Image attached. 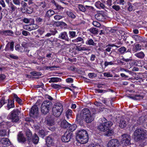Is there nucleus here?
<instances>
[{
    "label": "nucleus",
    "mask_w": 147,
    "mask_h": 147,
    "mask_svg": "<svg viewBox=\"0 0 147 147\" xmlns=\"http://www.w3.org/2000/svg\"><path fill=\"white\" fill-rule=\"evenodd\" d=\"M84 120V118L79 113L77 115L76 121L77 123L82 125L83 124Z\"/></svg>",
    "instance_id": "nucleus-12"
},
{
    "label": "nucleus",
    "mask_w": 147,
    "mask_h": 147,
    "mask_svg": "<svg viewBox=\"0 0 147 147\" xmlns=\"http://www.w3.org/2000/svg\"><path fill=\"white\" fill-rule=\"evenodd\" d=\"M13 98L19 104H21L22 102V100L18 97L17 95L15 94H13Z\"/></svg>",
    "instance_id": "nucleus-31"
},
{
    "label": "nucleus",
    "mask_w": 147,
    "mask_h": 147,
    "mask_svg": "<svg viewBox=\"0 0 147 147\" xmlns=\"http://www.w3.org/2000/svg\"><path fill=\"white\" fill-rule=\"evenodd\" d=\"M37 32L40 35H42L45 32L44 29L43 28H40L37 30Z\"/></svg>",
    "instance_id": "nucleus-40"
},
{
    "label": "nucleus",
    "mask_w": 147,
    "mask_h": 147,
    "mask_svg": "<svg viewBox=\"0 0 147 147\" xmlns=\"http://www.w3.org/2000/svg\"><path fill=\"white\" fill-rule=\"evenodd\" d=\"M146 132L144 129L138 128L134 131V140L136 142L141 141L145 138Z\"/></svg>",
    "instance_id": "nucleus-3"
},
{
    "label": "nucleus",
    "mask_w": 147,
    "mask_h": 147,
    "mask_svg": "<svg viewBox=\"0 0 147 147\" xmlns=\"http://www.w3.org/2000/svg\"><path fill=\"white\" fill-rule=\"evenodd\" d=\"M72 42L74 43L78 42H81L83 43H84V40L82 38L80 37H79L76 39L73 40H72Z\"/></svg>",
    "instance_id": "nucleus-30"
},
{
    "label": "nucleus",
    "mask_w": 147,
    "mask_h": 147,
    "mask_svg": "<svg viewBox=\"0 0 147 147\" xmlns=\"http://www.w3.org/2000/svg\"><path fill=\"white\" fill-rule=\"evenodd\" d=\"M90 31L93 34H97L98 29L96 28H91L89 29Z\"/></svg>",
    "instance_id": "nucleus-37"
},
{
    "label": "nucleus",
    "mask_w": 147,
    "mask_h": 147,
    "mask_svg": "<svg viewBox=\"0 0 147 147\" xmlns=\"http://www.w3.org/2000/svg\"><path fill=\"white\" fill-rule=\"evenodd\" d=\"M46 142L48 147H50L51 145H53L54 144L53 140L50 136L47 137L46 139Z\"/></svg>",
    "instance_id": "nucleus-15"
},
{
    "label": "nucleus",
    "mask_w": 147,
    "mask_h": 147,
    "mask_svg": "<svg viewBox=\"0 0 147 147\" xmlns=\"http://www.w3.org/2000/svg\"><path fill=\"white\" fill-rule=\"evenodd\" d=\"M20 113V112L18 109H14L11 112L10 117L13 122L17 123L19 121Z\"/></svg>",
    "instance_id": "nucleus-6"
},
{
    "label": "nucleus",
    "mask_w": 147,
    "mask_h": 147,
    "mask_svg": "<svg viewBox=\"0 0 147 147\" xmlns=\"http://www.w3.org/2000/svg\"><path fill=\"white\" fill-rule=\"evenodd\" d=\"M79 113L84 118V121L87 123H90L94 120V118L91 115L90 110L87 108L83 109Z\"/></svg>",
    "instance_id": "nucleus-2"
},
{
    "label": "nucleus",
    "mask_w": 147,
    "mask_h": 147,
    "mask_svg": "<svg viewBox=\"0 0 147 147\" xmlns=\"http://www.w3.org/2000/svg\"><path fill=\"white\" fill-rule=\"evenodd\" d=\"M87 42V43H86V44L89 45L95 46L96 45V43H95L93 41V40L91 39H89L88 41Z\"/></svg>",
    "instance_id": "nucleus-41"
},
{
    "label": "nucleus",
    "mask_w": 147,
    "mask_h": 147,
    "mask_svg": "<svg viewBox=\"0 0 147 147\" xmlns=\"http://www.w3.org/2000/svg\"><path fill=\"white\" fill-rule=\"evenodd\" d=\"M51 86L55 89H57L59 88L61 86L60 85L57 84H51Z\"/></svg>",
    "instance_id": "nucleus-55"
},
{
    "label": "nucleus",
    "mask_w": 147,
    "mask_h": 147,
    "mask_svg": "<svg viewBox=\"0 0 147 147\" xmlns=\"http://www.w3.org/2000/svg\"><path fill=\"white\" fill-rule=\"evenodd\" d=\"M0 142L3 144L7 145H9L11 144V142L10 140L7 138H1Z\"/></svg>",
    "instance_id": "nucleus-21"
},
{
    "label": "nucleus",
    "mask_w": 147,
    "mask_h": 147,
    "mask_svg": "<svg viewBox=\"0 0 147 147\" xmlns=\"http://www.w3.org/2000/svg\"><path fill=\"white\" fill-rule=\"evenodd\" d=\"M26 12L28 14H31L33 12V9L30 7H28L26 10Z\"/></svg>",
    "instance_id": "nucleus-61"
},
{
    "label": "nucleus",
    "mask_w": 147,
    "mask_h": 147,
    "mask_svg": "<svg viewBox=\"0 0 147 147\" xmlns=\"http://www.w3.org/2000/svg\"><path fill=\"white\" fill-rule=\"evenodd\" d=\"M22 34L25 36H27L28 35H30V33L28 31L25 30H23L22 31Z\"/></svg>",
    "instance_id": "nucleus-64"
},
{
    "label": "nucleus",
    "mask_w": 147,
    "mask_h": 147,
    "mask_svg": "<svg viewBox=\"0 0 147 147\" xmlns=\"http://www.w3.org/2000/svg\"><path fill=\"white\" fill-rule=\"evenodd\" d=\"M72 134L70 132H66L62 136L61 140L63 142H67L70 141Z\"/></svg>",
    "instance_id": "nucleus-10"
},
{
    "label": "nucleus",
    "mask_w": 147,
    "mask_h": 147,
    "mask_svg": "<svg viewBox=\"0 0 147 147\" xmlns=\"http://www.w3.org/2000/svg\"><path fill=\"white\" fill-rule=\"evenodd\" d=\"M25 132L27 140L29 142H30L31 140L32 136V134L31 131L28 129H27L26 130Z\"/></svg>",
    "instance_id": "nucleus-17"
},
{
    "label": "nucleus",
    "mask_w": 147,
    "mask_h": 147,
    "mask_svg": "<svg viewBox=\"0 0 147 147\" xmlns=\"http://www.w3.org/2000/svg\"><path fill=\"white\" fill-rule=\"evenodd\" d=\"M7 134L6 131L5 130H0V136H5Z\"/></svg>",
    "instance_id": "nucleus-48"
},
{
    "label": "nucleus",
    "mask_w": 147,
    "mask_h": 147,
    "mask_svg": "<svg viewBox=\"0 0 147 147\" xmlns=\"http://www.w3.org/2000/svg\"><path fill=\"white\" fill-rule=\"evenodd\" d=\"M133 38H134L136 41H140L142 40V38L138 35H134L133 36Z\"/></svg>",
    "instance_id": "nucleus-42"
},
{
    "label": "nucleus",
    "mask_w": 147,
    "mask_h": 147,
    "mask_svg": "<svg viewBox=\"0 0 147 147\" xmlns=\"http://www.w3.org/2000/svg\"><path fill=\"white\" fill-rule=\"evenodd\" d=\"M17 139L19 142L24 143L26 141V138L22 131L18 133L17 135Z\"/></svg>",
    "instance_id": "nucleus-11"
},
{
    "label": "nucleus",
    "mask_w": 147,
    "mask_h": 147,
    "mask_svg": "<svg viewBox=\"0 0 147 147\" xmlns=\"http://www.w3.org/2000/svg\"><path fill=\"white\" fill-rule=\"evenodd\" d=\"M13 46H14V42H12L10 43H8L6 46V47L5 49V51H6L9 49V47H10V50L12 51L13 50Z\"/></svg>",
    "instance_id": "nucleus-19"
},
{
    "label": "nucleus",
    "mask_w": 147,
    "mask_h": 147,
    "mask_svg": "<svg viewBox=\"0 0 147 147\" xmlns=\"http://www.w3.org/2000/svg\"><path fill=\"white\" fill-rule=\"evenodd\" d=\"M5 98L4 97H2L1 100H0V108H1L2 106L5 104V102L4 101Z\"/></svg>",
    "instance_id": "nucleus-59"
},
{
    "label": "nucleus",
    "mask_w": 147,
    "mask_h": 147,
    "mask_svg": "<svg viewBox=\"0 0 147 147\" xmlns=\"http://www.w3.org/2000/svg\"><path fill=\"white\" fill-rule=\"evenodd\" d=\"M107 146L108 147H119L120 144L118 140L113 139L109 141Z\"/></svg>",
    "instance_id": "nucleus-9"
},
{
    "label": "nucleus",
    "mask_w": 147,
    "mask_h": 147,
    "mask_svg": "<svg viewBox=\"0 0 147 147\" xmlns=\"http://www.w3.org/2000/svg\"><path fill=\"white\" fill-rule=\"evenodd\" d=\"M49 32L52 35H55L58 32L55 29L50 30Z\"/></svg>",
    "instance_id": "nucleus-51"
},
{
    "label": "nucleus",
    "mask_w": 147,
    "mask_h": 147,
    "mask_svg": "<svg viewBox=\"0 0 147 147\" xmlns=\"http://www.w3.org/2000/svg\"><path fill=\"white\" fill-rule=\"evenodd\" d=\"M121 137V144L123 146L129 145L130 144L131 138L129 135L124 134L122 135Z\"/></svg>",
    "instance_id": "nucleus-5"
},
{
    "label": "nucleus",
    "mask_w": 147,
    "mask_h": 147,
    "mask_svg": "<svg viewBox=\"0 0 147 147\" xmlns=\"http://www.w3.org/2000/svg\"><path fill=\"white\" fill-rule=\"evenodd\" d=\"M95 5L97 8L100 7L102 9H104L105 7L104 5L100 1L96 2L95 3Z\"/></svg>",
    "instance_id": "nucleus-29"
},
{
    "label": "nucleus",
    "mask_w": 147,
    "mask_h": 147,
    "mask_svg": "<svg viewBox=\"0 0 147 147\" xmlns=\"http://www.w3.org/2000/svg\"><path fill=\"white\" fill-rule=\"evenodd\" d=\"M69 34L71 38L76 37L77 35H76V32L74 31H69Z\"/></svg>",
    "instance_id": "nucleus-45"
},
{
    "label": "nucleus",
    "mask_w": 147,
    "mask_h": 147,
    "mask_svg": "<svg viewBox=\"0 0 147 147\" xmlns=\"http://www.w3.org/2000/svg\"><path fill=\"white\" fill-rule=\"evenodd\" d=\"M108 131H107L105 133V136H112L113 134V131L112 130L108 129Z\"/></svg>",
    "instance_id": "nucleus-38"
},
{
    "label": "nucleus",
    "mask_w": 147,
    "mask_h": 147,
    "mask_svg": "<svg viewBox=\"0 0 147 147\" xmlns=\"http://www.w3.org/2000/svg\"><path fill=\"white\" fill-rule=\"evenodd\" d=\"M62 111L58 110L56 109L53 108L52 112L54 116L56 117H59L61 114Z\"/></svg>",
    "instance_id": "nucleus-16"
},
{
    "label": "nucleus",
    "mask_w": 147,
    "mask_h": 147,
    "mask_svg": "<svg viewBox=\"0 0 147 147\" xmlns=\"http://www.w3.org/2000/svg\"><path fill=\"white\" fill-rule=\"evenodd\" d=\"M39 135L40 136H41L42 138H43L45 136V132L42 129L39 131Z\"/></svg>",
    "instance_id": "nucleus-47"
},
{
    "label": "nucleus",
    "mask_w": 147,
    "mask_h": 147,
    "mask_svg": "<svg viewBox=\"0 0 147 147\" xmlns=\"http://www.w3.org/2000/svg\"><path fill=\"white\" fill-rule=\"evenodd\" d=\"M58 38L62 40L69 41V39L67 32H64L61 33L59 35Z\"/></svg>",
    "instance_id": "nucleus-13"
},
{
    "label": "nucleus",
    "mask_w": 147,
    "mask_h": 147,
    "mask_svg": "<svg viewBox=\"0 0 147 147\" xmlns=\"http://www.w3.org/2000/svg\"><path fill=\"white\" fill-rule=\"evenodd\" d=\"M54 13L55 12L52 9H50L47 11L45 16L46 17L50 18L53 15Z\"/></svg>",
    "instance_id": "nucleus-25"
},
{
    "label": "nucleus",
    "mask_w": 147,
    "mask_h": 147,
    "mask_svg": "<svg viewBox=\"0 0 147 147\" xmlns=\"http://www.w3.org/2000/svg\"><path fill=\"white\" fill-rule=\"evenodd\" d=\"M112 7L116 11H118L120 9L119 6L115 5H113Z\"/></svg>",
    "instance_id": "nucleus-54"
},
{
    "label": "nucleus",
    "mask_w": 147,
    "mask_h": 147,
    "mask_svg": "<svg viewBox=\"0 0 147 147\" xmlns=\"http://www.w3.org/2000/svg\"><path fill=\"white\" fill-rule=\"evenodd\" d=\"M43 105H45V107H44L45 108H48V109H49V108H51L52 106V104L51 101L48 100H46L44 101L42 104L41 106H43Z\"/></svg>",
    "instance_id": "nucleus-18"
},
{
    "label": "nucleus",
    "mask_w": 147,
    "mask_h": 147,
    "mask_svg": "<svg viewBox=\"0 0 147 147\" xmlns=\"http://www.w3.org/2000/svg\"><path fill=\"white\" fill-rule=\"evenodd\" d=\"M143 97L142 96H141L140 95H136L134 97H132V98L136 100H140L141 99H142Z\"/></svg>",
    "instance_id": "nucleus-44"
},
{
    "label": "nucleus",
    "mask_w": 147,
    "mask_h": 147,
    "mask_svg": "<svg viewBox=\"0 0 147 147\" xmlns=\"http://www.w3.org/2000/svg\"><path fill=\"white\" fill-rule=\"evenodd\" d=\"M78 141L82 144L86 143L88 141V135L87 131L84 129L79 130L76 134Z\"/></svg>",
    "instance_id": "nucleus-1"
},
{
    "label": "nucleus",
    "mask_w": 147,
    "mask_h": 147,
    "mask_svg": "<svg viewBox=\"0 0 147 147\" xmlns=\"http://www.w3.org/2000/svg\"><path fill=\"white\" fill-rule=\"evenodd\" d=\"M66 13L69 17L72 18H75L76 17L75 15L70 11H66Z\"/></svg>",
    "instance_id": "nucleus-33"
},
{
    "label": "nucleus",
    "mask_w": 147,
    "mask_h": 147,
    "mask_svg": "<svg viewBox=\"0 0 147 147\" xmlns=\"http://www.w3.org/2000/svg\"><path fill=\"white\" fill-rule=\"evenodd\" d=\"M72 114V111L68 109L66 112L65 116L68 119H69L70 117H71Z\"/></svg>",
    "instance_id": "nucleus-32"
},
{
    "label": "nucleus",
    "mask_w": 147,
    "mask_h": 147,
    "mask_svg": "<svg viewBox=\"0 0 147 147\" xmlns=\"http://www.w3.org/2000/svg\"><path fill=\"white\" fill-rule=\"evenodd\" d=\"M13 3L16 5L20 6V0H13Z\"/></svg>",
    "instance_id": "nucleus-57"
},
{
    "label": "nucleus",
    "mask_w": 147,
    "mask_h": 147,
    "mask_svg": "<svg viewBox=\"0 0 147 147\" xmlns=\"http://www.w3.org/2000/svg\"><path fill=\"white\" fill-rule=\"evenodd\" d=\"M128 4L129 6V7L128 8V10L129 11H132L133 10V6L129 2H128Z\"/></svg>",
    "instance_id": "nucleus-58"
},
{
    "label": "nucleus",
    "mask_w": 147,
    "mask_h": 147,
    "mask_svg": "<svg viewBox=\"0 0 147 147\" xmlns=\"http://www.w3.org/2000/svg\"><path fill=\"white\" fill-rule=\"evenodd\" d=\"M55 5L57 7V8L58 10H62L64 9V8L63 7L61 6L60 5L58 4H57L56 3H55Z\"/></svg>",
    "instance_id": "nucleus-56"
},
{
    "label": "nucleus",
    "mask_w": 147,
    "mask_h": 147,
    "mask_svg": "<svg viewBox=\"0 0 147 147\" xmlns=\"http://www.w3.org/2000/svg\"><path fill=\"white\" fill-rule=\"evenodd\" d=\"M32 75L33 76H40L42 75V73L38 72H33L32 73Z\"/></svg>",
    "instance_id": "nucleus-52"
},
{
    "label": "nucleus",
    "mask_w": 147,
    "mask_h": 147,
    "mask_svg": "<svg viewBox=\"0 0 147 147\" xmlns=\"http://www.w3.org/2000/svg\"><path fill=\"white\" fill-rule=\"evenodd\" d=\"M95 17L96 20L99 21H103L105 19L104 14L101 13L96 14Z\"/></svg>",
    "instance_id": "nucleus-14"
},
{
    "label": "nucleus",
    "mask_w": 147,
    "mask_h": 147,
    "mask_svg": "<svg viewBox=\"0 0 147 147\" xmlns=\"http://www.w3.org/2000/svg\"><path fill=\"white\" fill-rule=\"evenodd\" d=\"M7 107L9 109L14 107V101L13 100H9Z\"/></svg>",
    "instance_id": "nucleus-27"
},
{
    "label": "nucleus",
    "mask_w": 147,
    "mask_h": 147,
    "mask_svg": "<svg viewBox=\"0 0 147 147\" xmlns=\"http://www.w3.org/2000/svg\"><path fill=\"white\" fill-rule=\"evenodd\" d=\"M69 130L71 132L74 131L77 128V125L76 124H73L71 125L70 124V126L68 127Z\"/></svg>",
    "instance_id": "nucleus-34"
},
{
    "label": "nucleus",
    "mask_w": 147,
    "mask_h": 147,
    "mask_svg": "<svg viewBox=\"0 0 147 147\" xmlns=\"http://www.w3.org/2000/svg\"><path fill=\"white\" fill-rule=\"evenodd\" d=\"M9 123V122L3 121L0 123V126L3 128H6L7 127L8 124Z\"/></svg>",
    "instance_id": "nucleus-35"
},
{
    "label": "nucleus",
    "mask_w": 147,
    "mask_h": 147,
    "mask_svg": "<svg viewBox=\"0 0 147 147\" xmlns=\"http://www.w3.org/2000/svg\"><path fill=\"white\" fill-rule=\"evenodd\" d=\"M126 48L124 47H122L119 49L118 50L121 53H123L126 51Z\"/></svg>",
    "instance_id": "nucleus-43"
},
{
    "label": "nucleus",
    "mask_w": 147,
    "mask_h": 147,
    "mask_svg": "<svg viewBox=\"0 0 147 147\" xmlns=\"http://www.w3.org/2000/svg\"><path fill=\"white\" fill-rule=\"evenodd\" d=\"M78 9L80 11L82 12H85L86 11L85 7L81 4L78 5Z\"/></svg>",
    "instance_id": "nucleus-39"
},
{
    "label": "nucleus",
    "mask_w": 147,
    "mask_h": 147,
    "mask_svg": "<svg viewBox=\"0 0 147 147\" xmlns=\"http://www.w3.org/2000/svg\"><path fill=\"white\" fill-rule=\"evenodd\" d=\"M114 64L113 62L110 61L108 62L107 61H105V62L104 65L105 67H107L109 65H112Z\"/></svg>",
    "instance_id": "nucleus-53"
},
{
    "label": "nucleus",
    "mask_w": 147,
    "mask_h": 147,
    "mask_svg": "<svg viewBox=\"0 0 147 147\" xmlns=\"http://www.w3.org/2000/svg\"><path fill=\"white\" fill-rule=\"evenodd\" d=\"M46 123L49 126H52L55 123L54 120L51 118H47Z\"/></svg>",
    "instance_id": "nucleus-22"
},
{
    "label": "nucleus",
    "mask_w": 147,
    "mask_h": 147,
    "mask_svg": "<svg viewBox=\"0 0 147 147\" xmlns=\"http://www.w3.org/2000/svg\"><path fill=\"white\" fill-rule=\"evenodd\" d=\"M53 108L62 111L63 109V105L61 103L59 102L56 103L53 105Z\"/></svg>",
    "instance_id": "nucleus-20"
},
{
    "label": "nucleus",
    "mask_w": 147,
    "mask_h": 147,
    "mask_svg": "<svg viewBox=\"0 0 147 147\" xmlns=\"http://www.w3.org/2000/svg\"><path fill=\"white\" fill-rule=\"evenodd\" d=\"M70 126V124L65 120H63L61 122V126L63 128H68Z\"/></svg>",
    "instance_id": "nucleus-23"
},
{
    "label": "nucleus",
    "mask_w": 147,
    "mask_h": 147,
    "mask_svg": "<svg viewBox=\"0 0 147 147\" xmlns=\"http://www.w3.org/2000/svg\"><path fill=\"white\" fill-rule=\"evenodd\" d=\"M89 77L91 78H93L96 76V75L94 73H90L88 74Z\"/></svg>",
    "instance_id": "nucleus-62"
},
{
    "label": "nucleus",
    "mask_w": 147,
    "mask_h": 147,
    "mask_svg": "<svg viewBox=\"0 0 147 147\" xmlns=\"http://www.w3.org/2000/svg\"><path fill=\"white\" fill-rule=\"evenodd\" d=\"M31 140L35 144H37L39 141V138L36 134H35L32 136Z\"/></svg>",
    "instance_id": "nucleus-24"
},
{
    "label": "nucleus",
    "mask_w": 147,
    "mask_h": 147,
    "mask_svg": "<svg viewBox=\"0 0 147 147\" xmlns=\"http://www.w3.org/2000/svg\"><path fill=\"white\" fill-rule=\"evenodd\" d=\"M135 55L139 58L142 59L144 57L145 54L142 52H140L136 53Z\"/></svg>",
    "instance_id": "nucleus-28"
},
{
    "label": "nucleus",
    "mask_w": 147,
    "mask_h": 147,
    "mask_svg": "<svg viewBox=\"0 0 147 147\" xmlns=\"http://www.w3.org/2000/svg\"><path fill=\"white\" fill-rule=\"evenodd\" d=\"M112 125L113 123L111 121L105 122L98 125V129L101 131H105L109 129Z\"/></svg>",
    "instance_id": "nucleus-4"
},
{
    "label": "nucleus",
    "mask_w": 147,
    "mask_h": 147,
    "mask_svg": "<svg viewBox=\"0 0 147 147\" xmlns=\"http://www.w3.org/2000/svg\"><path fill=\"white\" fill-rule=\"evenodd\" d=\"M93 25L95 26L99 27L101 26V24L100 23L96 21H94L92 22Z\"/></svg>",
    "instance_id": "nucleus-49"
},
{
    "label": "nucleus",
    "mask_w": 147,
    "mask_h": 147,
    "mask_svg": "<svg viewBox=\"0 0 147 147\" xmlns=\"http://www.w3.org/2000/svg\"><path fill=\"white\" fill-rule=\"evenodd\" d=\"M51 79L53 81V82H59V80H61V79L58 78L57 77H53L51 78Z\"/></svg>",
    "instance_id": "nucleus-50"
},
{
    "label": "nucleus",
    "mask_w": 147,
    "mask_h": 147,
    "mask_svg": "<svg viewBox=\"0 0 147 147\" xmlns=\"http://www.w3.org/2000/svg\"><path fill=\"white\" fill-rule=\"evenodd\" d=\"M76 50H78V51H80L82 50L87 51H88L90 49H88L86 48L85 47H77Z\"/></svg>",
    "instance_id": "nucleus-36"
},
{
    "label": "nucleus",
    "mask_w": 147,
    "mask_h": 147,
    "mask_svg": "<svg viewBox=\"0 0 147 147\" xmlns=\"http://www.w3.org/2000/svg\"><path fill=\"white\" fill-rule=\"evenodd\" d=\"M9 6L11 9L12 12L15 11V9H17V7H16L14 4L12 3L11 2L10 3V4Z\"/></svg>",
    "instance_id": "nucleus-46"
},
{
    "label": "nucleus",
    "mask_w": 147,
    "mask_h": 147,
    "mask_svg": "<svg viewBox=\"0 0 147 147\" xmlns=\"http://www.w3.org/2000/svg\"><path fill=\"white\" fill-rule=\"evenodd\" d=\"M135 48L137 51H139L141 49L142 47L140 44H137L136 45Z\"/></svg>",
    "instance_id": "nucleus-63"
},
{
    "label": "nucleus",
    "mask_w": 147,
    "mask_h": 147,
    "mask_svg": "<svg viewBox=\"0 0 147 147\" xmlns=\"http://www.w3.org/2000/svg\"><path fill=\"white\" fill-rule=\"evenodd\" d=\"M29 115L30 117L33 118H36L38 117V110L37 105H35L31 108L29 112Z\"/></svg>",
    "instance_id": "nucleus-7"
},
{
    "label": "nucleus",
    "mask_w": 147,
    "mask_h": 147,
    "mask_svg": "<svg viewBox=\"0 0 147 147\" xmlns=\"http://www.w3.org/2000/svg\"><path fill=\"white\" fill-rule=\"evenodd\" d=\"M44 107H45V105H43V106H41V113L44 115L47 114L49 111V109H45Z\"/></svg>",
    "instance_id": "nucleus-26"
},
{
    "label": "nucleus",
    "mask_w": 147,
    "mask_h": 147,
    "mask_svg": "<svg viewBox=\"0 0 147 147\" xmlns=\"http://www.w3.org/2000/svg\"><path fill=\"white\" fill-rule=\"evenodd\" d=\"M63 18V17L59 15H57L54 16V19L56 20H58L60 19H61Z\"/></svg>",
    "instance_id": "nucleus-60"
},
{
    "label": "nucleus",
    "mask_w": 147,
    "mask_h": 147,
    "mask_svg": "<svg viewBox=\"0 0 147 147\" xmlns=\"http://www.w3.org/2000/svg\"><path fill=\"white\" fill-rule=\"evenodd\" d=\"M129 119L128 117L121 118L119 122V127L121 129L124 128L129 123Z\"/></svg>",
    "instance_id": "nucleus-8"
}]
</instances>
